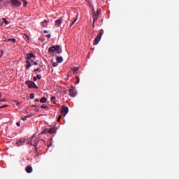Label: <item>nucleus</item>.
I'll list each match as a JSON object with an SVG mask.
<instances>
[{
  "label": "nucleus",
  "instance_id": "1",
  "mask_svg": "<svg viewBox=\"0 0 179 179\" xmlns=\"http://www.w3.org/2000/svg\"><path fill=\"white\" fill-rule=\"evenodd\" d=\"M40 142V139L36 138V136H32L29 141L27 142L28 145H31V146H34L35 148H37V145Z\"/></svg>",
  "mask_w": 179,
  "mask_h": 179
},
{
  "label": "nucleus",
  "instance_id": "2",
  "mask_svg": "<svg viewBox=\"0 0 179 179\" xmlns=\"http://www.w3.org/2000/svg\"><path fill=\"white\" fill-rule=\"evenodd\" d=\"M103 34H104V31L101 29V31L99 33V35L94 39V45L99 44V43L101 40V37L103 36Z\"/></svg>",
  "mask_w": 179,
  "mask_h": 179
},
{
  "label": "nucleus",
  "instance_id": "3",
  "mask_svg": "<svg viewBox=\"0 0 179 179\" xmlns=\"http://www.w3.org/2000/svg\"><path fill=\"white\" fill-rule=\"evenodd\" d=\"M10 3L13 6H16L17 8L22 6V1L19 0H10Z\"/></svg>",
  "mask_w": 179,
  "mask_h": 179
},
{
  "label": "nucleus",
  "instance_id": "4",
  "mask_svg": "<svg viewBox=\"0 0 179 179\" xmlns=\"http://www.w3.org/2000/svg\"><path fill=\"white\" fill-rule=\"evenodd\" d=\"M69 111V108L67 106H62V115H63V117H65L66 115V114H68Z\"/></svg>",
  "mask_w": 179,
  "mask_h": 179
},
{
  "label": "nucleus",
  "instance_id": "5",
  "mask_svg": "<svg viewBox=\"0 0 179 179\" xmlns=\"http://www.w3.org/2000/svg\"><path fill=\"white\" fill-rule=\"evenodd\" d=\"M63 21H64V20L62 19V17H60V18L56 20L55 22V26L56 27H59V26H61V24H62Z\"/></svg>",
  "mask_w": 179,
  "mask_h": 179
},
{
  "label": "nucleus",
  "instance_id": "6",
  "mask_svg": "<svg viewBox=\"0 0 179 179\" xmlns=\"http://www.w3.org/2000/svg\"><path fill=\"white\" fill-rule=\"evenodd\" d=\"M69 96H71V97H75V96H76V90H75L74 87H72L71 89L69 90Z\"/></svg>",
  "mask_w": 179,
  "mask_h": 179
},
{
  "label": "nucleus",
  "instance_id": "7",
  "mask_svg": "<svg viewBox=\"0 0 179 179\" xmlns=\"http://www.w3.org/2000/svg\"><path fill=\"white\" fill-rule=\"evenodd\" d=\"M26 142V140L24 138H21L18 141L16 142L17 146H22L24 145V143Z\"/></svg>",
  "mask_w": 179,
  "mask_h": 179
},
{
  "label": "nucleus",
  "instance_id": "8",
  "mask_svg": "<svg viewBox=\"0 0 179 179\" xmlns=\"http://www.w3.org/2000/svg\"><path fill=\"white\" fill-rule=\"evenodd\" d=\"M25 85L28 86L29 89H31V87H33V86H34V82L27 80L25 82Z\"/></svg>",
  "mask_w": 179,
  "mask_h": 179
},
{
  "label": "nucleus",
  "instance_id": "9",
  "mask_svg": "<svg viewBox=\"0 0 179 179\" xmlns=\"http://www.w3.org/2000/svg\"><path fill=\"white\" fill-rule=\"evenodd\" d=\"M31 58H36V55L33 52L27 54V61H30Z\"/></svg>",
  "mask_w": 179,
  "mask_h": 179
},
{
  "label": "nucleus",
  "instance_id": "10",
  "mask_svg": "<svg viewBox=\"0 0 179 179\" xmlns=\"http://www.w3.org/2000/svg\"><path fill=\"white\" fill-rule=\"evenodd\" d=\"M55 51H57V54H61L62 52V48L59 45H56Z\"/></svg>",
  "mask_w": 179,
  "mask_h": 179
},
{
  "label": "nucleus",
  "instance_id": "11",
  "mask_svg": "<svg viewBox=\"0 0 179 179\" xmlns=\"http://www.w3.org/2000/svg\"><path fill=\"white\" fill-rule=\"evenodd\" d=\"M48 23H50V20H45L41 22V25L42 27H47V24H48Z\"/></svg>",
  "mask_w": 179,
  "mask_h": 179
},
{
  "label": "nucleus",
  "instance_id": "12",
  "mask_svg": "<svg viewBox=\"0 0 179 179\" xmlns=\"http://www.w3.org/2000/svg\"><path fill=\"white\" fill-rule=\"evenodd\" d=\"M7 24H9L8 20H6V18H2L1 19V26H7Z\"/></svg>",
  "mask_w": 179,
  "mask_h": 179
},
{
  "label": "nucleus",
  "instance_id": "13",
  "mask_svg": "<svg viewBox=\"0 0 179 179\" xmlns=\"http://www.w3.org/2000/svg\"><path fill=\"white\" fill-rule=\"evenodd\" d=\"M27 173H30L33 172V167L31 166H27L25 169Z\"/></svg>",
  "mask_w": 179,
  "mask_h": 179
},
{
  "label": "nucleus",
  "instance_id": "14",
  "mask_svg": "<svg viewBox=\"0 0 179 179\" xmlns=\"http://www.w3.org/2000/svg\"><path fill=\"white\" fill-rule=\"evenodd\" d=\"M56 132H57V128H55V127H52V128L49 129V130H48V133L51 134H55Z\"/></svg>",
  "mask_w": 179,
  "mask_h": 179
},
{
  "label": "nucleus",
  "instance_id": "15",
  "mask_svg": "<svg viewBox=\"0 0 179 179\" xmlns=\"http://www.w3.org/2000/svg\"><path fill=\"white\" fill-rule=\"evenodd\" d=\"M26 69L27 70H29L30 69V68L31 67V63H30V61L29 60H27L26 61Z\"/></svg>",
  "mask_w": 179,
  "mask_h": 179
},
{
  "label": "nucleus",
  "instance_id": "16",
  "mask_svg": "<svg viewBox=\"0 0 179 179\" xmlns=\"http://www.w3.org/2000/svg\"><path fill=\"white\" fill-rule=\"evenodd\" d=\"M56 61L58 62V64H61L64 61V59L62 57L57 56L56 57Z\"/></svg>",
  "mask_w": 179,
  "mask_h": 179
},
{
  "label": "nucleus",
  "instance_id": "17",
  "mask_svg": "<svg viewBox=\"0 0 179 179\" xmlns=\"http://www.w3.org/2000/svg\"><path fill=\"white\" fill-rule=\"evenodd\" d=\"M49 52H54L55 51V45H53L48 49Z\"/></svg>",
  "mask_w": 179,
  "mask_h": 179
},
{
  "label": "nucleus",
  "instance_id": "18",
  "mask_svg": "<svg viewBox=\"0 0 179 179\" xmlns=\"http://www.w3.org/2000/svg\"><path fill=\"white\" fill-rule=\"evenodd\" d=\"M79 71V67H75L73 69V73L76 75L78 73V71Z\"/></svg>",
  "mask_w": 179,
  "mask_h": 179
},
{
  "label": "nucleus",
  "instance_id": "19",
  "mask_svg": "<svg viewBox=\"0 0 179 179\" xmlns=\"http://www.w3.org/2000/svg\"><path fill=\"white\" fill-rule=\"evenodd\" d=\"M41 103H47V98L45 97H42L40 100Z\"/></svg>",
  "mask_w": 179,
  "mask_h": 179
},
{
  "label": "nucleus",
  "instance_id": "20",
  "mask_svg": "<svg viewBox=\"0 0 179 179\" xmlns=\"http://www.w3.org/2000/svg\"><path fill=\"white\" fill-rule=\"evenodd\" d=\"M6 41H8V43H9L10 41H12V43H16V39L15 38H8L6 40Z\"/></svg>",
  "mask_w": 179,
  "mask_h": 179
},
{
  "label": "nucleus",
  "instance_id": "21",
  "mask_svg": "<svg viewBox=\"0 0 179 179\" xmlns=\"http://www.w3.org/2000/svg\"><path fill=\"white\" fill-rule=\"evenodd\" d=\"M51 102L53 103V104H57V102H55V96H52L50 98Z\"/></svg>",
  "mask_w": 179,
  "mask_h": 179
},
{
  "label": "nucleus",
  "instance_id": "22",
  "mask_svg": "<svg viewBox=\"0 0 179 179\" xmlns=\"http://www.w3.org/2000/svg\"><path fill=\"white\" fill-rule=\"evenodd\" d=\"M97 19H99V15H95L94 16V18H93V22H94V23H96V20Z\"/></svg>",
  "mask_w": 179,
  "mask_h": 179
},
{
  "label": "nucleus",
  "instance_id": "23",
  "mask_svg": "<svg viewBox=\"0 0 179 179\" xmlns=\"http://www.w3.org/2000/svg\"><path fill=\"white\" fill-rule=\"evenodd\" d=\"M77 81L76 82V85H79V83L80 82V78H79V76L76 77Z\"/></svg>",
  "mask_w": 179,
  "mask_h": 179
},
{
  "label": "nucleus",
  "instance_id": "24",
  "mask_svg": "<svg viewBox=\"0 0 179 179\" xmlns=\"http://www.w3.org/2000/svg\"><path fill=\"white\" fill-rule=\"evenodd\" d=\"M78 20V17H76V19L73 20V21L72 22L71 26H73V24H75V23H76V21Z\"/></svg>",
  "mask_w": 179,
  "mask_h": 179
},
{
  "label": "nucleus",
  "instance_id": "25",
  "mask_svg": "<svg viewBox=\"0 0 179 179\" xmlns=\"http://www.w3.org/2000/svg\"><path fill=\"white\" fill-rule=\"evenodd\" d=\"M33 99H34V93H31L30 94V99L33 100Z\"/></svg>",
  "mask_w": 179,
  "mask_h": 179
},
{
  "label": "nucleus",
  "instance_id": "26",
  "mask_svg": "<svg viewBox=\"0 0 179 179\" xmlns=\"http://www.w3.org/2000/svg\"><path fill=\"white\" fill-rule=\"evenodd\" d=\"M52 65L54 66V68H55V66H58V62H53Z\"/></svg>",
  "mask_w": 179,
  "mask_h": 179
},
{
  "label": "nucleus",
  "instance_id": "27",
  "mask_svg": "<svg viewBox=\"0 0 179 179\" xmlns=\"http://www.w3.org/2000/svg\"><path fill=\"white\" fill-rule=\"evenodd\" d=\"M36 78H37V79H38V80H40V79H41V75L38 74V75L36 76Z\"/></svg>",
  "mask_w": 179,
  "mask_h": 179
},
{
  "label": "nucleus",
  "instance_id": "28",
  "mask_svg": "<svg viewBox=\"0 0 179 179\" xmlns=\"http://www.w3.org/2000/svg\"><path fill=\"white\" fill-rule=\"evenodd\" d=\"M5 101H6V99H0V104H1V103L5 102Z\"/></svg>",
  "mask_w": 179,
  "mask_h": 179
},
{
  "label": "nucleus",
  "instance_id": "29",
  "mask_svg": "<svg viewBox=\"0 0 179 179\" xmlns=\"http://www.w3.org/2000/svg\"><path fill=\"white\" fill-rule=\"evenodd\" d=\"M34 89H38V87L36 85V83H34V85H33L32 87Z\"/></svg>",
  "mask_w": 179,
  "mask_h": 179
},
{
  "label": "nucleus",
  "instance_id": "30",
  "mask_svg": "<svg viewBox=\"0 0 179 179\" xmlns=\"http://www.w3.org/2000/svg\"><path fill=\"white\" fill-rule=\"evenodd\" d=\"M41 108L45 109V108H48V106L43 105V106H41Z\"/></svg>",
  "mask_w": 179,
  "mask_h": 179
},
{
  "label": "nucleus",
  "instance_id": "31",
  "mask_svg": "<svg viewBox=\"0 0 179 179\" xmlns=\"http://www.w3.org/2000/svg\"><path fill=\"white\" fill-rule=\"evenodd\" d=\"M5 107H8V105H3V106H0V110L2 108H5Z\"/></svg>",
  "mask_w": 179,
  "mask_h": 179
},
{
  "label": "nucleus",
  "instance_id": "32",
  "mask_svg": "<svg viewBox=\"0 0 179 179\" xmlns=\"http://www.w3.org/2000/svg\"><path fill=\"white\" fill-rule=\"evenodd\" d=\"M22 121H26V120H27V117L24 116L23 117H22Z\"/></svg>",
  "mask_w": 179,
  "mask_h": 179
},
{
  "label": "nucleus",
  "instance_id": "33",
  "mask_svg": "<svg viewBox=\"0 0 179 179\" xmlns=\"http://www.w3.org/2000/svg\"><path fill=\"white\" fill-rule=\"evenodd\" d=\"M38 71H40L39 68L35 69L33 72H38Z\"/></svg>",
  "mask_w": 179,
  "mask_h": 179
},
{
  "label": "nucleus",
  "instance_id": "34",
  "mask_svg": "<svg viewBox=\"0 0 179 179\" xmlns=\"http://www.w3.org/2000/svg\"><path fill=\"white\" fill-rule=\"evenodd\" d=\"M28 2L27 1H24V6H27Z\"/></svg>",
  "mask_w": 179,
  "mask_h": 179
},
{
  "label": "nucleus",
  "instance_id": "35",
  "mask_svg": "<svg viewBox=\"0 0 179 179\" xmlns=\"http://www.w3.org/2000/svg\"><path fill=\"white\" fill-rule=\"evenodd\" d=\"M59 121H61V116H59L57 118V122H59Z\"/></svg>",
  "mask_w": 179,
  "mask_h": 179
},
{
  "label": "nucleus",
  "instance_id": "36",
  "mask_svg": "<svg viewBox=\"0 0 179 179\" xmlns=\"http://www.w3.org/2000/svg\"><path fill=\"white\" fill-rule=\"evenodd\" d=\"M17 127H20V122L16 123Z\"/></svg>",
  "mask_w": 179,
  "mask_h": 179
},
{
  "label": "nucleus",
  "instance_id": "37",
  "mask_svg": "<svg viewBox=\"0 0 179 179\" xmlns=\"http://www.w3.org/2000/svg\"><path fill=\"white\" fill-rule=\"evenodd\" d=\"M101 12H100V10H97V15L99 16V15H100Z\"/></svg>",
  "mask_w": 179,
  "mask_h": 179
},
{
  "label": "nucleus",
  "instance_id": "38",
  "mask_svg": "<svg viewBox=\"0 0 179 179\" xmlns=\"http://www.w3.org/2000/svg\"><path fill=\"white\" fill-rule=\"evenodd\" d=\"M43 33H44V34H47L48 33V31L44 30V31H43Z\"/></svg>",
  "mask_w": 179,
  "mask_h": 179
},
{
  "label": "nucleus",
  "instance_id": "39",
  "mask_svg": "<svg viewBox=\"0 0 179 179\" xmlns=\"http://www.w3.org/2000/svg\"><path fill=\"white\" fill-rule=\"evenodd\" d=\"M47 37H48V38H51V34H48Z\"/></svg>",
  "mask_w": 179,
  "mask_h": 179
},
{
  "label": "nucleus",
  "instance_id": "40",
  "mask_svg": "<svg viewBox=\"0 0 179 179\" xmlns=\"http://www.w3.org/2000/svg\"><path fill=\"white\" fill-rule=\"evenodd\" d=\"M34 101H35V103L38 102V99H36L34 100Z\"/></svg>",
  "mask_w": 179,
  "mask_h": 179
},
{
  "label": "nucleus",
  "instance_id": "41",
  "mask_svg": "<svg viewBox=\"0 0 179 179\" xmlns=\"http://www.w3.org/2000/svg\"><path fill=\"white\" fill-rule=\"evenodd\" d=\"M37 80V78L36 77H34V82H36Z\"/></svg>",
  "mask_w": 179,
  "mask_h": 179
},
{
  "label": "nucleus",
  "instance_id": "42",
  "mask_svg": "<svg viewBox=\"0 0 179 179\" xmlns=\"http://www.w3.org/2000/svg\"><path fill=\"white\" fill-rule=\"evenodd\" d=\"M29 61H30V64H31V62H34V61H33V59H31Z\"/></svg>",
  "mask_w": 179,
  "mask_h": 179
},
{
  "label": "nucleus",
  "instance_id": "43",
  "mask_svg": "<svg viewBox=\"0 0 179 179\" xmlns=\"http://www.w3.org/2000/svg\"><path fill=\"white\" fill-rule=\"evenodd\" d=\"M34 65H38L37 62H34Z\"/></svg>",
  "mask_w": 179,
  "mask_h": 179
},
{
  "label": "nucleus",
  "instance_id": "44",
  "mask_svg": "<svg viewBox=\"0 0 179 179\" xmlns=\"http://www.w3.org/2000/svg\"><path fill=\"white\" fill-rule=\"evenodd\" d=\"M1 55H3V50H1Z\"/></svg>",
  "mask_w": 179,
  "mask_h": 179
},
{
  "label": "nucleus",
  "instance_id": "45",
  "mask_svg": "<svg viewBox=\"0 0 179 179\" xmlns=\"http://www.w3.org/2000/svg\"><path fill=\"white\" fill-rule=\"evenodd\" d=\"M25 117H27V118H30V117H31V115H27V116H25Z\"/></svg>",
  "mask_w": 179,
  "mask_h": 179
},
{
  "label": "nucleus",
  "instance_id": "46",
  "mask_svg": "<svg viewBox=\"0 0 179 179\" xmlns=\"http://www.w3.org/2000/svg\"><path fill=\"white\" fill-rule=\"evenodd\" d=\"M92 26H93V27H94V22H93Z\"/></svg>",
  "mask_w": 179,
  "mask_h": 179
},
{
  "label": "nucleus",
  "instance_id": "47",
  "mask_svg": "<svg viewBox=\"0 0 179 179\" xmlns=\"http://www.w3.org/2000/svg\"><path fill=\"white\" fill-rule=\"evenodd\" d=\"M22 2H25L26 1V0H22Z\"/></svg>",
  "mask_w": 179,
  "mask_h": 179
},
{
  "label": "nucleus",
  "instance_id": "48",
  "mask_svg": "<svg viewBox=\"0 0 179 179\" xmlns=\"http://www.w3.org/2000/svg\"><path fill=\"white\" fill-rule=\"evenodd\" d=\"M20 104V103H17V106H19Z\"/></svg>",
  "mask_w": 179,
  "mask_h": 179
},
{
  "label": "nucleus",
  "instance_id": "49",
  "mask_svg": "<svg viewBox=\"0 0 179 179\" xmlns=\"http://www.w3.org/2000/svg\"><path fill=\"white\" fill-rule=\"evenodd\" d=\"M32 107H36V105H32Z\"/></svg>",
  "mask_w": 179,
  "mask_h": 179
},
{
  "label": "nucleus",
  "instance_id": "50",
  "mask_svg": "<svg viewBox=\"0 0 179 179\" xmlns=\"http://www.w3.org/2000/svg\"><path fill=\"white\" fill-rule=\"evenodd\" d=\"M2 57V55L1 54H0V58Z\"/></svg>",
  "mask_w": 179,
  "mask_h": 179
},
{
  "label": "nucleus",
  "instance_id": "51",
  "mask_svg": "<svg viewBox=\"0 0 179 179\" xmlns=\"http://www.w3.org/2000/svg\"><path fill=\"white\" fill-rule=\"evenodd\" d=\"M0 97H1V92H0Z\"/></svg>",
  "mask_w": 179,
  "mask_h": 179
}]
</instances>
